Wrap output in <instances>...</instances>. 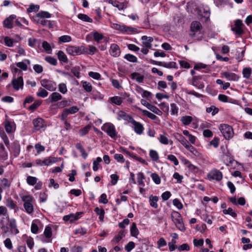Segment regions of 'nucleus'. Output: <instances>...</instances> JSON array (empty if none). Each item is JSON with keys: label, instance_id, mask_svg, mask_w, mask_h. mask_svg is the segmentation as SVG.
Here are the masks:
<instances>
[{"label": "nucleus", "instance_id": "nucleus-57", "mask_svg": "<svg viewBox=\"0 0 252 252\" xmlns=\"http://www.w3.org/2000/svg\"><path fill=\"white\" fill-rule=\"evenodd\" d=\"M102 161V159L100 157H98L96 158L95 160H94L93 162V169L94 171H96L99 168V162Z\"/></svg>", "mask_w": 252, "mask_h": 252}, {"label": "nucleus", "instance_id": "nucleus-61", "mask_svg": "<svg viewBox=\"0 0 252 252\" xmlns=\"http://www.w3.org/2000/svg\"><path fill=\"white\" fill-rule=\"evenodd\" d=\"M142 112L143 115L148 117V118H150L152 120H154L157 118V117L155 114L151 113L150 112L147 110H143L142 111Z\"/></svg>", "mask_w": 252, "mask_h": 252}, {"label": "nucleus", "instance_id": "nucleus-54", "mask_svg": "<svg viewBox=\"0 0 252 252\" xmlns=\"http://www.w3.org/2000/svg\"><path fill=\"white\" fill-rule=\"evenodd\" d=\"M6 206L11 209H16L17 208L16 202L11 198L7 200Z\"/></svg>", "mask_w": 252, "mask_h": 252}, {"label": "nucleus", "instance_id": "nucleus-60", "mask_svg": "<svg viewBox=\"0 0 252 252\" xmlns=\"http://www.w3.org/2000/svg\"><path fill=\"white\" fill-rule=\"evenodd\" d=\"M223 213L224 214L229 215L233 218H235L237 217V214L233 211V210L231 208H228L227 209H224L223 210Z\"/></svg>", "mask_w": 252, "mask_h": 252}, {"label": "nucleus", "instance_id": "nucleus-64", "mask_svg": "<svg viewBox=\"0 0 252 252\" xmlns=\"http://www.w3.org/2000/svg\"><path fill=\"white\" fill-rule=\"evenodd\" d=\"M103 38L104 36L102 34L98 32H94V39L97 43H99Z\"/></svg>", "mask_w": 252, "mask_h": 252}, {"label": "nucleus", "instance_id": "nucleus-47", "mask_svg": "<svg viewBox=\"0 0 252 252\" xmlns=\"http://www.w3.org/2000/svg\"><path fill=\"white\" fill-rule=\"evenodd\" d=\"M171 217L173 222L182 218L181 215L178 212L173 211L171 213Z\"/></svg>", "mask_w": 252, "mask_h": 252}, {"label": "nucleus", "instance_id": "nucleus-15", "mask_svg": "<svg viewBox=\"0 0 252 252\" xmlns=\"http://www.w3.org/2000/svg\"><path fill=\"white\" fill-rule=\"evenodd\" d=\"M117 119L118 120H123L125 121H126L129 123H131V122L133 119L132 117L129 116L128 114L126 113L124 111H119L117 112Z\"/></svg>", "mask_w": 252, "mask_h": 252}, {"label": "nucleus", "instance_id": "nucleus-27", "mask_svg": "<svg viewBox=\"0 0 252 252\" xmlns=\"http://www.w3.org/2000/svg\"><path fill=\"white\" fill-rule=\"evenodd\" d=\"M4 127L7 133L12 132L15 130V125L12 122L6 120L4 123Z\"/></svg>", "mask_w": 252, "mask_h": 252}, {"label": "nucleus", "instance_id": "nucleus-13", "mask_svg": "<svg viewBox=\"0 0 252 252\" xmlns=\"http://www.w3.org/2000/svg\"><path fill=\"white\" fill-rule=\"evenodd\" d=\"M51 14L46 11H40L37 13L35 15L32 16V20H34V19H44L45 18H50L51 17Z\"/></svg>", "mask_w": 252, "mask_h": 252}, {"label": "nucleus", "instance_id": "nucleus-8", "mask_svg": "<svg viewBox=\"0 0 252 252\" xmlns=\"http://www.w3.org/2000/svg\"><path fill=\"white\" fill-rule=\"evenodd\" d=\"M235 26L231 28L232 31L237 35H241L244 33V30L242 27L244 24L240 19H237L235 21Z\"/></svg>", "mask_w": 252, "mask_h": 252}, {"label": "nucleus", "instance_id": "nucleus-55", "mask_svg": "<svg viewBox=\"0 0 252 252\" xmlns=\"http://www.w3.org/2000/svg\"><path fill=\"white\" fill-rule=\"evenodd\" d=\"M59 91L63 94H65L67 92V88L66 84L62 83L58 85Z\"/></svg>", "mask_w": 252, "mask_h": 252}, {"label": "nucleus", "instance_id": "nucleus-35", "mask_svg": "<svg viewBox=\"0 0 252 252\" xmlns=\"http://www.w3.org/2000/svg\"><path fill=\"white\" fill-rule=\"evenodd\" d=\"M25 62H27L28 64L30 63V61L28 60H26L25 62L17 63L16 65L17 67L20 68L21 70L26 71L28 69V65Z\"/></svg>", "mask_w": 252, "mask_h": 252}, {"label": "nucleus", "instance_id": "nucleus-62", "mask_svg": "<svg viewBox=\"0 0 252 252\" xmlns=\"http://www.w3.org/2000/svg\"><path fill=\"white\" fill-rule=\"evenodd\" d=\"M151 177L155 184L158 185L160 183V178L157 173H152Z\"/></svg>", "mask_w": 252, "mask_h": 252}, {"label": "nucleus", "instance_id": "nucleus-40", "mask_svg": "<svg viewBox=\"0 0 252 252\" xmlns=\"http://www.w3.org/2000/svg\"><path fill=\"white\" fill-rule=\"evenodd\" d=\"M72 104L71 99H68L66 100H63L59 102L60 108H64L70 106Z\"/></svg>", "mask_w": 252, "mask_h": 252}, {"label": "nucleus", "instance_id": "nucleus-9", "mask_svg": "<svg viewBox=\"0 0 252 252\" xmlns=\"http://www.w3.org/2000/svg\"><path fill=\"white\" fill-rule=\"evenodd\" d=\"M82 46H68L66 49V53L71 56H77L82 54Z\"/></svg>", "mask_w": 252, "mask_h": 252}, {"label": "nucleus", "instance_id": "nucleus-1", "mask_svg": "<svg viewBox=\"0 0 252 252\" xmlns=\"http://www.w3.org/2000/svg\"><path fill=\"white\" fill-rule=\"evenodd\" d=\"M189 35L191 37L198 40L202 39L204 35V31L199 22L194 21L191 23Z\"/></svg>", "mask_w": 252, "mask_h": 252}, {"label": "nucleus", "instance_id": "nucleus-37", "mask_svg": "<svg viewBox=\"0 0 252 252\" xmlns=\"http://www.w3.org/2000/svg\"><path fill=\"white\" fill-rule=\"evenodd\" d=\"M94 212L99 216V219L100 221H103L104 218L105 211L103 209H100L96 207L94 209Z\"/></svg>", "mask_w": 252, "mask_h": 252}, {"label": "nucleus", "instance_id": "nucleus-20", "mask_svg": "<svg viewBox=\"0 0 252 252\" xmlns=\"http://www.w3.org/2000/svg\"><path fill=\"white\" fill-rule=\"evenodd\" d=\"M44 235L47 239H42V242L49 243L51 242V240L50 239L52 236V232L51 227L47 226L45 227L44 231Z\"/></svg>", "mask_w": 252, "mask_h": 252}, {"label": "nucleus", "instance_id": "nucleus-53", "mask_svg": "<svg viewBox=\"0 0 252 252\" xmlns=\"http://www.w3.org/2000/svg\"><path fill=\"white\" fill-rule=\"evenodd\" d=\"M242 73L245 78L249 79L252 74V69L250 67L244 68L243 70Z\"/></svg>", "mask_w": 252, "mask_h": 252}, {"label": "nucleus", "instance_id": "nucleus-6", "mask_svg": "<svg viewBox=\"0 0 252 252\" xmlns=\"http://www.w3.org/2000/svg\"><path fill=\"white\" fill-rule=\"evenodd\" d=\"M40 84L43 87L49 91H54L57 88V85L55 82L47 79L41 80Z\"/></svg>", "mask_w": 252, "mask_h": 252}, {"label": "nucleus", "instance_id": "nucleus-39", "mask_svg": "<svg viewBox=\"0 0 252 252\" xmlns=\"http://www.w3.org/2000/svg\"><path fill=\"white\" fill-rule=\"evenodd\" d=\"M58 58L60 62L67 63L68 59L66 55L62 51H59L57 53Z\"/></svg>", "mask_w": 252, "mask_h": 252}, {"label": "nucleus", "instance_id": "nucleus-10", "mask_svg": "<svg viewBox=\"0 0 252 252\" xmlns=\"http://www.w3.org/2000/svg\"><path fill=\"white\" fill-rule=\"evenodd\" d=\"M11 83L14 89L16 91L23 89L24 81L22 75L17 78H14Z\"/></svg>", "mask_w": 252, "mask_h": 252}, {"label": "nucleus", "instance_id": "nucleus-48", "mask_svg": "<svg viewBox=\"0 0 252 252\" xmlns=\"http://www.w3.org/2000/svg\"><path fill=\"white\" fill-rule=\"evenodd\" d=\"M124 59H125L127 61H128L129 62H131V63H137V57L136 56H135L133 55L130 54H126L124 56Z\"/></svg>", "mask_w": 252, "mask_h": 252}, {"label": "nucleus", "instance_id": "nucleus-34", "mask_svg": "<svg viewBox=\"0 0 252 252\" xmlns=\"http://www.w3.org/2000/svg\"><path fill=\"white\" fill-rule=\"evenodd\" d=\"M131 235L133 237H137L139 234V230L137 228L136 224L135 222H133L130 226V229Z\"/></svg>", "mask_w": 252, "mask_h": 252}, {"label": "nucleus", "instance_id": "nucleus-28", "mask_svg": "<svg viewBox=\"0 0 252 252\" xmlns=\"http://www.w3.org/2000/svg\"><path fill=\"white\" fill-rule=\"evenodd\" d=\"M109 3H111L113 6L118 8L119 10H123L127 6L125 2H119L117 0H109Z\"/></svg>", "mask_w": 252, "mask_h": 252}, {"label": "nucleus", "instance_id": "nucleus-5", "mask_svg": "<svg viewBox=\"0 0 252 252\" xmlns=\"http://www.w3.org/2000/svg\"><path fill=\"white\" fill-rule=\"evenodd\" d=\"M34 127V130L35 131L41 130H44L47 126V124L45 121L41 118H37L34 119L32 121Z\"/></svg>", "mask_w": 252, "mask_h": 252}, {"label": "nucleus", "instance_id": "nucleus-45", "mask_svg": "<svg viewBox=\"0 0 252 252\" xmlns=\"http://www.w3.org/2000/svg\"><path fill=\"white\" fill-rule=\"evenodd\" d=\"M149 156L152 160L157 161L159 158V156L158 152L154 150H151L149 152Z\"/></svg>", "mask_w": 252, "mask_h": 252}, {"label": "nucleus", "instance_id": "nucleus-23", "mask_svg": "<svg viewBox=\"0 0 252 252\" xmlns=\"http://www.w3.org/2000/svg\"><path fill=\"white\" fill-rule=\"evenodd\" d=\"M141 39L142 41V43L144 47H146L147 48H152V43L154 40L152 37L144 35L142 36Z\"/></svg>", "mask_w": 252, "mask_h": 252}, {"label": "nucleus", "instance_id": "nucleus-24", "mask_svg": "<svg viewBox=\"0 0 252 252\" xmlns=\"http://www.w3.org/2000/svg\"><path fill=\"white\" fill-rule=\"evenodd\" d=\"M63 96L60 93L54 92L50 95L48 99L50 100V102L52 103L59 101L61 100Z\"/></svg>", "mask_w": 252, "mask_h": 252}, {"label": "nucleus", "instance_id": "nucleus-30", "mask_svg": "<svg viewBox=\"0 0 252 252\" xmlns=\"http://www.w3.org/2000/svg\"><path fill=\"white\" fill-rule=\"evenodd\" d=\"M12 149L15 157H18L20 153V145L17 142H14L12 145Z\"/></svg>", "mask_w": 252, "mask_h": 252}, {"label": "nucleus", "instance_id": "nucleus-33", "mask_svg": "<svg viewBox=\"0 0 252 252\" xmlns=\"http://www.w3.org/2000/svg\"><path fill=\"white\" fill-rule=\"evenodd\" d=\"M131 77L132 79L135 80L138 83H142L144 79V76L141 75L137 72L131 73Z\"/></svg>", "mask_w": 252, "mask_h": 252}, {"label": "nucleus", "instance_id": "nucleus-19", "mask_svg": "<svg viewBox=\"0 0 252 252\" xmlns=\"http://www.w3.org/2000/svg\"><path fill=\"white\" fill-rule=\"evenodd\" d=\"M109 53L111 56L114 57L119 56L121 51L119 46L116 44H112L110 46Z\"/></svg>", "mask_w": 252, "mask_h": 252}, {"label": "nucleus", "instance_id": "nucleus-31", "mask_svg": "<svg viewBox=\"0 0 252 252\" xmlns=\"http://www.w3.org/2000/svg\"><path fill=\"white\" fill-rule=\"evenodd\" d=\"M126 232L125 230H121L119 231L118 235L114 237L112 241L115 243H119L121 239L125 236Z\"/></svg>", "mask_w": 252, "mask_h": 252}, {"label": "nucleus", "instance_id": "nucleus-50", "mask_svg": "<svg viewBox=\"0 0 252 252\" xmlns=\"http://www.w3.org/2000/svg\"><path fill=\"white\" fill-rule=\"evenodd\" d=\"M39 5L38 4H31L29 7L27 8V11L28 13H31L32 12H37L39 9Z\"/></svg>", "mask_w": 252, "mask_h": 252}, {"label": "nucleus", "instance_id": "nucleus-3", "mask_svg": "<svg viewBox=\"0 0 252 252\" xmlns=\"http://www.w3.org/2000/svg\"><path fill=\"white\" fill-rule=\"evenodd\" d=\"M101 129L106 132L111 138L116 139L117 132L113 124L110 123H106L101 126Z\"/></svg>", "mask_w": 252, "mask_h": 252}, {"label": "nucleus", "instance_id": "nucleus-51", "mask_svg": "<svg viewBox=\"0 0 252 252\" xmlns=\"http://www.w3.org/2000/svg\"><path fill=\"white\" fill-rule=\"evenodd\" d=\"M72 40L71 37L69 35H64L60 36L59 38V43H65V42H69L71 41Z\"/></svg>", "mask_w": 252, "mask_h": 252}, {"label": "nucleus", "instance_id": "nucleus-16", "mask_svg": "<svg viewBox=\"0 0 252 252\" xmlns=\"http://www.w3.org/2000/svg\"><path fill=\"white\" fill-rule=\"evenodd\" d=\"M114 28L116 30H119L122 32L130 33L135 32V29L132 27L126 26L125 25L115 24Z\"/></svg>", "mask_w": 252, "mask_h": 252}, {"label": "nucleus", "instance_id": "nucleus-11", "mask_svg": "<svg viewBox=\"0 0 252 252\" xmlns=\"http://www.w3.org/2000/svg\"><path fill=\"white\" fill-rule=\"evenodd\" d=\"M130 123L133 125L132 127L137 134L140 135L143 133L144 128L142 124L136 122L134 119L132 120Z\"/></svg>", "mask_w": 252, "mask_h": 252}, {"label": "nucleus", "instance_id": "nucleus-46", "mask_svg": "<svg viewBox=\"0 0 252 252\" xmlns=\"http://www.w3.org/2000/svg\"><path fill=\"white\" fill-rule=\"evenodd\" d=\"M36 94L38 97L44 98L48 96V93L45 89L42 88H39L38 89V92L36 93Z\"/></svg>", "mask_w": 252, "mask_h": 252}, {"label": "nucleus", "instance_id": "nucleus-42", "mask_svg": "<svg viewBox=\"0 0 252 252\" xmlns=\"http://www.w3.org/2000/svg\"><path fill=\"white\" fill-rule=\"evenodd\" d=\"M77 17L79 19L84 22H87L89 23L93 22V19L90 18L88 15L80 13L77 15Z\"/></svg>", "mask_w": 252, "mask_h": 252}, {"label": "nucleus", "instance_id": "nucleus-25", "mask_svg": "<svg viewBox=\"0 0 252 252\" xmlns=\"http://www.w3.org/2000/svg\"><path fill=\"white\" fill-rule=\"evenodd\" d=\"M9 226L10 228L11 231L14 234H18L19 231L17 228L16 222L15 219H12L9 220Z\"/></svg>", "mask_w": 252, "mask_h": 252}, {"label": "nucleus", "instance_id": "nucleus-44", "mask_svg": "<svg viewBox=\"0 0 252 252\" xmlns=\"http://www.w3.org/2000/svg\"><path fill=\"white\" fill-rule=\"evenodd\" d=\"M145 179V177L142 172H139L137 174V182L139 185L144 186L145 184L144 180Z\"/></svg>", "mask_w": 252, "mask_h": 252}, {"label": "nucleus", "instance_id": "nucleus-59", "mask_svg": "<svg viewBox=\"0 0 252 252\" xmlns=\"http://www.w3.org/2000/svg\"><path fill=\"white\" fill-rule=\"evenodd\" d=\"M42 46L43 49L49 54H50L52 51V47L49 43L46 41H44L42 43Z\"/></svg>", "mask_w": 252, "mask_h": 252}, {"label": "nucleus", "instance_id": "nucleus-56", "mask_svg": "<svg viewBox=\"0 0 252 252\" xmlns=\"http://www.w3.org/2000/svg\"><path fill=\"white\" fill-rule=\"evenodd\" d=\"M148 109L158 115H160L162 113L161 111L158 107L151 104L149 105Z\"/></svg>", "mask_w": 252, "mask_h": 252}, {"label": "nucleus", "instance_id": "nucleus-43", "mask_svg": "<svg viewBox=\"0 0 252 252\" xmlns=\"http://www.w3.org/2000/svg\"><path fill=\"white\" fill-rule=\"evenodd\" d=\"M39 222L38 220H34L32 221L31 225V231L32 233L37 234L38 231V226L37 223Z\"/></svg>", "mask_w": 252, "mask_h": 252}, {"label": "nucleus", "instance_id": "nucleus-29", "mask_svg": "<svg viewBox=\"0 0 252 252\" xmlns=\"http://www.w3.org/2000/svg\"><path fill=\"white\" fill-rule=\"evenodd\" d=\"M149 198L150 206L155 209L158 208V205L157 202L158 200V197L157 196L150 195Z\"/></svg>", "mask_w": 252, "mask_h": 252}, {"label": "nucleus", "instance_id": "nucleus-32", "mask_svg": "<svg viewBox=\"0 0 252 252\" xmlns=\"http://www.w3.org/2000/svg\"><path fill=\"white\" fill-rule=\"evenodd\" d=\"M109 100L112 103L117 105H121L123 103V98L118 96H114L109 98Z\"/></svg>", "mask_w": 252, "mask_h": 252}, {"label": "nucleus", "instance_id": "nucleus-49", "mask_svg": "<svg viewBox=\"0 0 252 252\" xmlns=\"http://www.w3.org/2000/svg\"><path fill=\"white\" fill-rule=\"evenodd\" d=\"M4 42L6 46L8 47H12L13 43L14 42H16V41L8 36H6L4 38Z\"/></svg>", "mask_w": 252, "mask_h": 252}, {"label": "nucleus", "instance_id": "nucleus-12", "mask_svg": "<svg viewBox=\"0 0 252 252\" xmlns=\"http://www.w3.org/2000/svg\"><path fill=\"white\" fill-rule=\"evenodd\" d=\"M16 18V16L14 14L10 15L6 18L3 22V25L4 28L8 29H11L13 27V20Z\"/></svg>", "mask_w": 252, "mask_h": 252}, {"label": "nucleus", "instance_id": "nucleus-7", "mask_svg": "<svg viewBox=\"0 0 252 252\" xmlns=\"http://www.w3.org/2000/svg\"><path fill=\"white\" fill-rule=\"evenodd\" d=\"M222 178V174L218 169L211 170L207 175V179L209 180H216L220 181L221 180Z\"/></svg>", "mask_w": 252, "mask_h": 252}, {"label": "nucleus", "instance_id": "nucleus-17", "mask_svg": "<svg viewBox=\"0 0 252 252\" xmlns=\"http://www.w3.org/2000/svg\"><path fill=\"white\" fill-rule=\"evenodd\" d=\"M152 63L154 64L162 66L166 68H177V65L175 62H171L169 63L166 62H158L155 61H152Z\"/></svg>", "mask_w": 252, "mask_h": 252}, {"label": "nucleus", "instance_id": "nucleus-58", "mask_svg": "<svg viewBox=\"0 0 252 252\" xmlns=\"http://www.w3.org/2000/svg\"><path fill=\"white\" fill-rule=\"evenodd\" d=\"M219 109L215 106H211L210 107L206 108V112L207 113H211L213 116L216 115L219 112Z\"/></svg>", "mask_w": 252, "mask_h": 252}, {"label": "nucleus", "instance_id": "nucleus-41", "mask_svg": "<svg viewBox=\"0 0 252 252\" xmlns=\"http://www.w3.org/2000/svg\"><path fill=\"white\" fill-rule=\"evenodd\" d=\"M64 109L68 115L75 114L79 110V108L77 106H73Z\"/></svg>", "mask_w": 252, "mask_h": 252}, {"label": "nucleus", "instance_id": "nucleus-36", "mask_svg": "<svg viewBox=\"0 0 252 252\" xmlns=\"http://www.w3.org/2000/svg\"><path fill=\"white\" fill-rule=\"evenodd\" d=\"M81 83L82 85L83 89L87 92L90 93L92 91L93 87L90 83L87 81H82Z\"/></svg>", "mask_w": 252, "mask_h": 252}, {"label": "nucleus", "instance_id": "nucleus-22", "mask_svg": "<svg viewBox=\"0 0 252 252\" xmlns=\"http://www.w3.org/2000/svg\"><path fill=\"white\" fill-rule=\"evenodd\" d=\"M221 74L228 81H238L239 78V76L234 73L226 71L222 72Z\"/></svg>", "mask_w": 252, "mask_h": 252}, {"label": "nucleus", "instance_id": "nucleus-52", "mask_svg": "<svg viewBox=\"0 0 252 252\" xmlns=\"http://www.w3.org/2000/svg\"><path fill=\"white\" fill-rule=\"evenodd\" d=\"M176 227L181 231H185V228L183 222L182 218L174 222Z\"/></svg>", "mask_w": 252, "mask_h": 252}, {"label": "nucleus", "instance_id": "nucleus-18", "mask_svg": "<svg viewBox=\"0 0 252 252\" xmlns=\"http://www.w3.org/2000/svg\"><path fill=\"white\" fill-rule=\"evenodd\" d=\"M33 21L36 24H40L42 26L47 27L49 29H52L54 27L53 22L50 20L40 19L38 20L34 19Z\"/></svg>", "mask_w": 252, "mask_h": 252}, {"label": "nucleus", "instance_id": "nucleus-4", "mask_svg": "<svg viewBox=\"0 0 252 252\" xmlns=\"http://www.w3.org/2000/svg\"><path fill=\"white\" fill-rule=\"evenodd\" d=\"M219 129L226 139L229 140L233 137V130L229 125L221 124L219 126Z\"/></svg>", "mask_w": 252, "mask_h": 252}, {"label": "nucleus", "instance_id": "nucleus-26", "mask_svg": "<svg viewBox=\"0 0 252 252\" xmlns=\"http://www.w3.org/2000/svg\"><path fill=\"white\" fill-rule=\"evenodd\" d=\"M82 54H88L89 55H94L96 51V48L93 46H89L88 47H85L82 46Z\"/></svg>", "mask_w": 252, "mask_h": 252}, {"label": "nucleus", "instance_id": "nucleus-14", "mask_svg": "<svg viewBox=\"0 0 252 252\" xmlns=\"http://www.w3.org/2000/svg\"><path fill=\"white\" fill-rule=\"evenodd\" d=\"M55 162L54 158L51 157L45 158L43 160L37 159L35 160V163L38 165L40 166H48Z\"/></svg>", "mask_w": 252, "mask_h": 252}, {"label": "nucleus", "instance_id": "nucleus-63", "mask_svg": "<svg viewBox=\"0 0 252 252\" xmlns=\"http://www.w3.org/2000/svg\"><path fill=\"white\" fill-rule=\"evenodd\" d=\"M36 182L37 178L34 177L29 176L27 178V182L29 185L33 186L36 183Z\"/></svg>", "mask_w": 252, "mask_h": 252}, {"label": "nucleus", "instance_id": "nucleus-38", "mask_svg": "<svg viewBox=\"0 0 252 252\" xmlns=\"http://www.w3.org/2000/svg\"><path fill=\"white\" fill-rule=\"evenodd\" d=\"M193 118L190 116H183L181 119V121L185 126L189 125L192 121Z\"/></svg>", "mask_w": 252, "mask_h": 252}, {"label": "nucleus", "instance_id": "nucleus-21", "mask_svg": "<svg viewBox=\"0 0 252 252\" xmlns=\"http://www.w3.org/2000/svg\"><path fill=\"white\" fill-rule=\"evenodd\" d=\"M201 79L200 76H194L192 77V85L198 89H203L204 87V85L203 82H200L199 80Z\"/></svg>", "mask_w": 252, "mask_h": 252}, {"label": "nucleus", "instance_id": "nucleus-2", "mask_svg": "<svg viewBox=\"0 0 252 252\" xmlns=\"http://www.w3.org/2000/svg\"><path fill=\"white\" fill-rule=\"evenodd\" d=\"M21 199L24 202L23 207L25 212L29 215L32 214L34 211L33 196L30 195H25L21 196Z\"/></svg>", "mask_w": 252, "mask_h": 252}]
</instances>
